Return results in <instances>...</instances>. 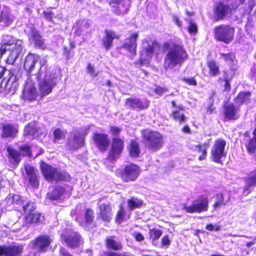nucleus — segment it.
Wrapping results in <instances>:
<instances>
[{
	"instance_id": "nucleus-1",
	"label": "nucleus",
	"mask_w": 256,
	"mask_h": 256,
	"mask_svg": "<svg viewBox=\"0 0 256 256\" xmlns=\"http://www.w3.org/2000/svg\"><path fill=\"white\" fill-rule=\"evenodd\" d=\"M60 74V70L57 68H48L42 66L40 71L32 76L38 82L40 94L45 96L50 94L56 86Z\"/></svg>"
},
{
	"instance_id": "nucleus-2",
	"label": "nucleus",
	"mask_w": 256,
	"mask_h": 256,
	"mask_svg": "<svg viewBox=\"0 0 256 256\" xmlns=\"http://www.w3.org/2000/svg\"><path fill=\"white\" fill-rule=\"evenodd\" d=\"M188 58V55L182 44L172 43L168 48L164 58V67L166 70H172L176 66H181Z\"/></svg>"
},
{
	"instance_id": "nucleus-3",
	"label": "nucleus",
	"mask_w": 256,
	"mask_h": 256,
	"mask_svg": "<svg viewBox=\"0 0 256 256\" xmlns=\"http://www.w3.org/2000/svg\"><path fill=\"white\" fill-rule=\"evenodd\" d=\"M2 44L0 49L1 55L6 52L8 56L6 60L7 63L12 64L22 52V42L19 40H14L12 36H4L2 40Z\"/></svg>"
},
{
	"instance_id": "nucleus-4",
	"label": "nucleus",
	"mask_w": 256,
	"mask_h": 256,
	"mask_svg": "<svg viewBox=\"0 0 256 256\" xmlns=\"http://www.w3.org/2000/svg\"><path fill=\"white\" fill-rule=\"evenodd\" d=\"M40 167L42 174L48 181L68 182L70 180V176L68 173L61 172L43 161L41 162Z\"/></svg>"
},
{
	"instance_id": "nucleus-5",
	"label": "nucleus",
	"mask_w": 256,
	"mask_h": 256,
	"mask_svg": "<svg viewBox=\"0 0 256 256\" xmlns=\"http://www.w3.org/2000/svg\"><path fill=\"white\" fill-rule=\"evenodd\" d=\"M17 86L16 77L10 70L0 66V91L14 92Z\"/></svg>"
},
{
	"instance_id": "nucleus-6",
	"label": "nucleus",
	"mask_w": 256,
	"mask_h": 256,
	"mask_svg": "<svg viewBox=\"0 0 256 256\" xmlns=\"http://www.w3.org/2000/svg\"><path fill=\"white\" fill-rule=\"evenodd\" d=\"M239 0H223L216 3L214 12L218 20L222 19L230 14L239 4Z\"/></svg>"
},
{
	"instance_id": "nucleus-7",
	"label": "nucleus",
	"mask_w": 256,
	"mask_h": 256,
	"mask_svg": "<svg viewBox=\"0 0 256 256\" xmlns=\"http://www.w3.org/2000/svg\"><path fill=\"white\" fill-rule=\"evenodd\" d=\"M142 136L146 146L150 149L158 150L163 144L162 136L157 132L146 130L142 132Z\"/></svg>"
},
{
	"instance_id": "nucleus-8",
	"label": "nucleus",
	"mask_w": 256,
	"mask_h": 256,
	"mask_svg": "<svg viewBox=\"0 0 256 256\" xmlns=\"http://www.w3.org/2000/svg\"><path fill=\"white\" fill-rule=\"evenodd\" d=\"M42 66H47L46 60L41 59L38 55L32 54H30L26 56L24 64V68L28 72V78H31L34 74H32V73L36 68L38 70L37 72H38Z\"/></svg>"
},
{
	"instance_id": "nucleus-9",
	"label": "nucleus",
	"mask_w": 256,
	"mask_h": 256,
	"mask_svg": "<svg viewBox=\"0 0 256 256\" xmlns=\"http://www.w3.org/2000/svg\"><path fill=\"white\" fill-rule=\"evenodd\" d=\"M214 32L217 40L229 44L233 40L234 28L228 25H221L215 28Z\"/></svg>"
},
{
	"instance_id": "nucleus-10",
	"label": "nucleus",
	"mask_w": 256,
	"mask_h": 256,
	"mask_svg": "<svg viewBox=\"0 0 256 256\" xmlns=\"http://www.w3.org/2000/svg\"><path fill=\"white\" fill-rule=\"evenodd\" d=\"M158 44L152 40L144 39L142 42V50L140 54V62L142 65H148L153 56L154 50Z\"/></svg>"
},
{
	"instance_id": "nucleus-11",
	"label": "nucleus",
	"mask_w": 256,
	"mask_h": 256,
	"mask_svg": "<svg viewBox=\"0 0 256 256\" xmlns=\"http://www.w3.org/2000/svg\"><path fill=\"white\" fill-rule=\"evenodd\" d=\"M226 142L222 139L218 138L215 141L210 151L211 156L214 162L220 164L221 160L226 156Z\"/></svg>"
},
{
	"instance_id": "nucleus-12",
	"label": "nucleus",
	"mask_w": 256,
	"mask_h": 256,
	"mask_svg": "<svg viewBox=\"0 0 256 256\" xmlns=\"http://www.w3.org/2000/svg\"><path fill=\"white\" fill-rule=\"evenodd\" d=\"M208 202L206 196H201L196 200H194L192 204L190 206H184V210L188 213H200L202 212H206L208 210Z\"/></svg>"
},
{
	"instance_id": "nucleus-13",
	"label": "nucleus",
	"mask_w": 256,
	"mask_h": 256,
	"mask_svg": "<svg viewBox=\"0 0 256 256\" xmlns=\"http://www.w3.org/2000/svg\"><path fill=\"white\" fill-rule=\"evenodd\" d=\"M124 142L118 138H113L108 160L112 162L119 158L124 148Z\"/></svg>"
},
{
	"instance_id": "nucleus-14",
	"label": "nucleus",
	"mask_w": 256,
	"mask_h": 256,
	"mask_svg": "<svg viewBox=\"0 0 256 256\" xmlns=\"http://www.w3.org/2000/svg\"><path fill=\"white\" fill-rule=\"evenodd\" d=\"M38 92L35 87V82L33 78H28L23 90V96L25 100L32 101L36 100Z\"/></svg>"
},
{
	"instance_id": "nucleus-15",
	"label": "nucleus",
	"mask_w": 256,
	"mask_h": 256,
	"mask_svg": "<svg viewBox=\"0 0 256 256\" xmlns=\"http://www.w3.org/2000/svg\"><path fill=\"white\" fill-rule=\"evenodd\" d=\"M52 242L50 237L47 235H41L30 242L32 246L40 252H46Z\"/></svg>"
},
{
	"instance_id": "nucleus-16",
	"label": "nucleus",
	"mask_w": 256,
	"mask_h": 256,
	"mask_svg": "<svg viewBox=\"0 0 256 256\" xmlns=\"http://www.w3.org/2000/svg\"><path fill=\"white\" fill-rule=\"evenodd\" d=\"M139 175L138 167L135 164H130L125 166L122 174V178L124 182L134 180Z\"/></svg>"
},
{
	"instance_id": "nucleus-17",
	"label": "nucleus",
	"mask_w": 256,
	"mask_h": 256,
	"mask_svg": "<svg viewBox=\"0 0 256 256\" xmlns=\"http://www.w3.org/2000/svg\"><path fill=\"white\" fill-rule=\"evenodd\" d=\"M88 129H85L84 132L76 130L71 134L69 143L73 149H76L82 146L84 142V136L88 133Z\"/></svg>"
},
{
	"instance_id": "nucleus-18",
	"label": "nucleus",
	"mask_w": 256,
	"mask_h": 256,
	"mask_svg": "<svg viewBox=\"0 0 256 256\" xmlns=\"http://www.w3.org/2000/svg\"><path fill=\"white\" fill-rule=\"evenodd\" d=\"M22 252L23 246L19 244L0 246V256H20Z\"/></svg>"
},
{
	"instance_id": "nucleus-19",
	"label": "nucleus",
	"mask_w": 256,
	"mask_h": 256,
	"mask_svg": "<svg viewBox=\"0 0 256 256\" xmlns=\"http://www.w3.org/2000/svg\"><path fill=\"white\" fill-rule=\"evenodd\" d=\"M28 33L30 40L34 42L36 47L44 48L46 46L44 42L42 36H40L38 32L32 25L30 26H28L25 30Z\"/></svg>"
},
{
	"instance_id": "nucleus-20",
	"label": "nucleus",
	"mask_w": 256,
	"mask_h": 256,
	"mask_svg": "<svg viewBox=\"0 0 256 256\" xmlns=\"http://www.w3.org/2000/svg\"><path fill=\"white\" fill-rule=\"evenodd\" d=\"M62 239L68 247L72 248L79 246L82 242L80 234L76 232H72L68 236L62 234Z\"/></svg>"
},
{
	"instance_id": "nucleus-21",
	"label": "nucleus",
	"mask_w": 256,
	"mask_h": 256,
	"mask_svg": "<svg viewBox=\"0 0 256 256\" xmlns=\"http://www.w3.org/2000/svg\"><path fill=\"white\" fill-rule=\"evenodd\" d=\"M126 107L138 110L146 108L149 106V102L146 100H140L138 98H128L126 100Z\"/></svg>"
},
{
	"instance_id": "nucleus-22",
	"label": "nucleus",
	"mask_w": 256,
	"mask_h": 256,
	"mask_svg": "<svg viewBox=\"0 0 256 256\" xmlns=\"http://www.w3.org/2000/svg\"><path fill=\"white\" fill-rule=\"evenodd\" d=\"M92 140L98 149L102 152L106 149L110 142L108 136L105 134L95 132L93 134Z\"/></svg>"
},
{
	"instance_id": "nucleus-23",
	"label": "nucleus",
	"mask_w": 256,
	"mask_h": 256,
	"mask_svg": "<svg viewBox=\"0 0 256 256\" xmlns=\"http://www.w3.org/2000/svg\"><path fill=\"white\" fill-rule=\"evenodd\" d=\"M138 37V33L130 34L129 36L125 40L124 44V48L134 56L136 54V40Z\"/></svg>"
},
{
	"instance_id": "nucleus-24",
	"label": "nucleus",
	"mask_w": 256,
	"mask_h": 256,
	"mask_svg": "<svg viewBox=\"0 0 256 256\" xmlns=\"http://www.w3.org/2000/svg\"><path fill=\"white\" fill-rule=\"evenodd\" d=\"M224 114L227 120H236L240 117L239 108L230 104L224 107Z\"/></svg>"
},
{
	"instance_id": "nucleus-25",
	"label": "nucleus",
	"mask_w": 256,
	"mask_h": 256,
	"mask_svg": "<svg viewBox=\"0 0 256 256\" xmlns=\"http://www.w3.org/2000/svg\"><path fill=\"white\" fill-rule=\"evenodd\" d=\"M25 170L30 184L34 188H38L39 182L34 168L30 165H26L25 166Z\"/></svg>"
},
{
	"instance_id": "nucleus-26",
	"label": "nucleus",
	"mask_w": 256,
	"mask_h": 256,
	"mask_svg": "<svg viewBox=\"0 0 256 256\" xmlns=\"http://www.w3.org/2000/svg\"><path fill=\"white\" fill-rule=\"evenodd\" d=\"M171 116L175 121L180 124L184 122L186 120V118L184 115V107L182 105H179L178 108H176V109L173 110Z\"/></svg>"
},
{
	"instance_id": "nucleus-27",
	"label": "nucleus",
	"mask_w": 256,
	"mask_h": 256,
	"mask_svg": "<svg viewBox=\"0 0 256 256\" xmlns=\"http://www.w3.org/2000/svg\"><path fill=\"white\" fill-rule=\"evenodd\" d=\"M100 215L104 221L108 222L112 218V209L109 204H101L100 206Z\"/></svg>"
},
{
	"instance_id": "nucleus-28",
	"label": "nucleus",
	"mask_w": 256,
	"mask_h": 256,
	"mask_svg": "<svg viewBox=\"0 0 256 256\" xmlns=\"http://www.w3.org/2000/svg\"><path fill=\"white\" fill-rule=\"evenodd\" d=\"M230 196L228 192L218 194L216 195V202L214 205V208L217 210L220 208L222 206L225 205L229 201Z\"/></svg>"
},
{
	"instance_id": "nucleus-29",
	"label": "nucleus",
	"mask_w": 256,
	"mask_h": 256,
	"mask_svg": "<svg viewBox=\"0 0 256 256\" xmlns=\"http://www.w3.org/2000/svg\"><path fill=\"white\" fill-rule=\"evenodd\" d=\"M17 128L12 124H6L2 126V136L4 138H13L16 136Z\"/></svg>"
},
{
	"instance_id": "nucleus-30",
	"label": "nucleus",
	"mask_w": 256,
	"mask_h": 256,
	"mask_svg": "<svg viewBox=\"0 0 256 256\" xmlns=\"http://www.w3.org/2000/svg\"><path fill=\"white\" fill-rule=\"evenodd\" d=\"M65 188L61 186H57L54 190L47 194V196L51 200H57L62 198Z\"/></svg>"
},
{
	"instance_id": "nucleus-31",
	"label": "nucleus",
	"mask_w": 256,
	"mask_h": 256,
	"mask_svg": "<svg viewBox=\"0 0 256 256\" xmlns=\"http://www.w3.org/2000/svg\"><path fill=\"white\" fill-rule=\"evenodd\" d=\"M8 158L10 162L14 166H16L20 160V153L18 151L12 148L10 146L7 148Z\"/></svg>"
},
{
	"instance_id": "nucleus-32",
	"label": "nucleus",
	"mask_w": 256,
	"mask_h": 256,
	"mask_svg": "<svg viewBox=\"0 0 256 256\" xmlns=\"http://www.w3.org/2000/svg\"><path fill=\"white\" fill-rule=\"evenodd\" d=\"M106 36L103 39V44L104 48L108 50L112 46V40L114 38H118L119 36L114 32L106 30Z\"/></svg>"
},
{
	"instance_id": "nucleus-33",
	"label": "nucleus",
	"mask_w": 256,
	"mask_h": 256,
	"mask_svg": "<svg viewBox=\"0 0 256 256\" xmlns=\"http://www.w3.org/2000/svg\"><path fill=\"white\" fill-rule=\"evenodd\" d=\"M90 24L87 20H79L76 26L75 34L77 36L85 35L88 32Z\"/></svg>"
},
{
	"instance_id": "nucleus-34",
	"label": "nucleus",
	"mask_w": 256,
	"mask_h": 256,
	"mask_svg": "<svg viewBox=\"0 0 256 256\" xmlns=\"http://www.w3.org/2000/svg\"><path fill=\"white\" fill-rule=\"evenodd\" d=\"M256 186V172L250 176L246 181V185L244 189V194L247 195L250 193L251 188Z\"/></svg>"
},
{
	"instance_id": "nucleus-35",
	"label": "nucleus",
	"mask_w": 256,
	"mask_h": 256,
	"mask_svg": "<svg viewBox=\"0 0 256 256\" xmlns=\"http://www.w3.org/2000/svg\"><path fill=\"white\" fill-rule=\"evenodd\" d=\"M106 247L109 249L118 250L122 248L121 242L116 240L112 236H109L106 238Z\"/></svg>"
},
{
	"instance_id": "nucleus-36",
	"label": "nucleus",
	"mask_w": 256,
	"mask_h": 256,
	"mask_svg": "<svg viewBox=\"0 0 256 256\" xmlns=\"http://www.w3.org/2000/svg\"><path fill=\"white\" fill-rule=\"evenodd\" d=\"M126 4H124L122 3H120V4H117L116 6H112V12L116 14V15H124L126 14L129 9L130 7V1H128V3H126Z\"/></svg>"
},
{
	"instance_id": "nucleus-37",
	"label": "nucleus",
	"mask_w": 256,
	"mask_h": 256,
	"mask_svg": "<svg viewBox=\"0 0 256 256\" xmlns=\"http://www.w3.org/2000/svg\"><path fill=\"white\" fill-rule=\"evenodd\" d=\"M252 135L253 137L246 144L248 152L251 154L256 152V128L253 130Z\"/></svg>"
},
{
	"instance_id": "nucleus-38",
	"label": "nucleus",
	"mask_w": 256,
	"mask_h": 256,
	"mask_svg": "<svg viewBox=\"0 0 256 256\" xmlns=\"http://www.w3.org/2000/svg\"><path fill=\"white\" fill-rule=\"evenodd\" d=\"M12 22V17L8 11H2L0 15V25L2 26H9Z\"/></svg>"
},
{
	"instance_id": "nucleus-39",
	"label": "nucleus",
	"mask_w": 256,
	"mask_h": 256,
	"mask_svg": "<svg viewBox=\"0 0 256 256\" xmlns=\"http://www.w3.org/2000/svg\"><path fill=\"white\" fill-rule=\"evenodd\" d=\"M6 203L8 205L10 206L13 204L14 208H18L15 206L16 204H22V200H21V197L20 195L10 194L6 199Z\"/></svg>"
},
{
	"instance_id": "nucleus-40",
	"label": "nucleus",
	"mask_w": 256,
	"mask_h": 256,
	"mask_svg": "<svg viewBox=\"0 0 256 256\" xmlns=\"http://www.w3.org/2000/svg\"><path fill=\"white\" fill-rule=\"evenodd\" d=\"M26 222L36 223L42 222L43 221L44 216H42L40 214L32 213L30 214H26L25 216Z\"/></svg>"
},
{
	"instance_id": "nucleus-41",
	"label": "nucleus",
	"mask_w": 256,
	"mask_h": 256,
	"mask_svg": "<svg viewBox=\"0 0 256 256\" xmlns=\"http://www.w3.org/2000/svg\"><path fill=\"white\" fill-rule=\"evenodd\" d=\"M250 93L248 92H242L239 94L235 98V102L238 105L248 103L250 99Z\"/></svg>"
},
{
	"instance_id": "nucleus-42",
	"label": "nucleus",
	"mask_w": 256,
	"mask_h": 256,
	"mask_svg": "<svg viewBox=\"0 0 256 256\" xmlns=\"http://www.w3.org/2000/svg\"><path fill=\"white\" fill-rule=\"evenodd\" d=\"M208 142H204L202 144L196 145V150L202 154L200 156L199 160H204L207 154V150L208 148Z\"/></svg>"
},
{
	"instance_id": "nucleus-43",
	"label": "nucleus",
	"mask_w": 256,
	"mask_h": 256,
	"mask_svg": "<svg viewBox=\"0 0 256 256\" xmlns=\"http://www.w3.org/2000/svg\"><path fill=\"white\" fill-rule=\"evenodd\" d=\"M130 154L132 157H137L140 154V148L138 143L134 140H131L128 148Z\"/></svg>"
},
{
	"instance_id": "nucleus-44",
	"label": "nucleus",
	"mask_w": 256,
	"mask_h": 256,
	"mask_svg": "<svg viewBox=\"0 0 256 256\" xmlns=\"http://www.w3.org/2000/svg\"><path fill=\"white\" fill-rule=\"evenodd\" d=\"M142 204V202L137 198H132L128 200V205L130 210L138 208Z\"/></svg>"
},
{
	"instance_id": "nucleus-45",
	"label": "nucleus",
	"mask_w": 256,
	"mask_h": 256,
	"mask_svg": "<svg viewBox=\"0 0 256 256\" xmlns=\"http://www.w3.org/2000/svg\"><path fill=\"white\" fill-rule=\"evenodd\" d=\"M36 132V128L34 122H31L26 126L24 130L25 136H34Z\"/></svg>"
},
{
	"instance_id": "nucleus-46",
	"label": "nucleus",
	"mask_w": 256,
	"mask_h": 256,
	"mask_svg": "<svg viewBox=\"0 0 256 256\" xmlns=\"http://www.w3.org/2000/svg\"><path fill=\"white\" fill-rule=\"evenodd\" d=\"M208 66L210 70V74L212 76H216L219 73V68L216 62L210 60L208 63Z\"/></svg>"
},
{
	"instance_id": "nucleus-47",
	"label": "nucleus",
	"mask_w": 256,
	"mask_h": 256,
	"mask_svg": "<svg viewBox=\"0 0 256 256\" xmlns=\"http://www.w3.org/2000/svg\"><path fill=\"white\" fill-rule=\"evenodd\" d=\"M94 212L90 210H86L85 213V222H80V224L82 226H86V224L91 222L94 219Z\"/></svg>"
},
{
	"instance_id": "nucleus-48",
	"label": "nucleus",
	"mask_w": 256,
	"mask_h": 256,
	"mask_svg": "<svg viewBox=\"0 0 256 256\" xmlns=\"http://www.w3.org/2000/svg\"><path fill=\"white\" fill-rule=\"evenodd\" d=\"M22 208L24 214L26 216V214H30L33 213L32 212L36 208V206L34 202L30 201L26 204L23 205Z\"/></svg>"
},
{
	"instance_id": "nucleus-49",
	"label": "nucleus",
	"mask_w": 256,
	"mask_h": 256,
	"mask_svg": "<svg viewBox=\"0 0 256 256\" xmlns=\"http://www.w3.org/2000/svg\"><path fill=\"white\" fill-rule=\"evenodd\" d=\"M226 75V74L224 72V79L220 78L218 79V82L220 84L224 86V91L228 92L230 90L231 88L230 82L228 79Z\"/></svg>"
},
{
	"instance_id": "nucleus-50",
	"label": "nucleus",
	"mask_w": 256,
	"mask_h": 256,
	"mask_svg": "<svg viewBox=\"0 0 256 256\" xmlns=\"http://www.w3.org/2000/svg\"><path fill=\"white\" fill-rule=\"evenodd\" d=\"M221 58H223L224 60L228 64L233 63L235 60V56L234 53L230 52L228 54H224L223 53L220 54Z\"/></svg>"
},
{
	"instance_id": "nucleus-51",
	"label": "nucleus",
	"mask_w": 256,
	"mask_h": 256,
	"mask_svg": "<svg viewBox=\"0 0 256 256\" xmlns=\"http://www.w3.org/2000/svg\"><path fill=\"white\" fill-rule=\"evenodd\" d=\"M54 135L56 142L64 140L66 137L65 132L58 128L54 130Z\"/></svg>"
},
{
	"instance_id": "nucleus-52",
	"label": "nucleus",
	"mask_w": 256,
	"mask_h": 256,
	"mask_svg": "<svg viewBox=\"0 0 256 256\" xmlns=\"http://www.w3.org/2000/svg\"><path fill=\"white\" fill-rule=\"evenodd\" d=\"M125 216V210L122 206H120V210L118 212L116 222L118 223H120L124 218Z\"/></svg>"
},
{
	"instance_id": "nucleus-53",
	"label": "nucleus",
	"mask_w": 256,
	"mask_h": 256,
	"mask_svg": "<svg viewBox=\"0 0 256 256\" xmlns=\"http://www.w3.org/2000/svg\"><path fill=\"white\" fill-rule=\"evenodd\" d=\"M248 8L246 10V13L250 14L253 8L256 5V2L255 0H248Z\"/></svg>"
},
{
	"instance_id": "nucleus-54",
	"label": "nucleus",
	"mask_w": 256,
	"mask_h": 256,
	"mask_svg": "<svg viewBox=\"0 0 256 256\" xmlns=\"http://www.w3.org/2000/svg\"><path fill=\"white\" fill-rule=\"evenodd\" d=\"M198 28L197 26L192 22H190L188 27V31L191 34L195 35L197 32Z\"/></svg>"
},
{
	"instance_id": "nucleus-55",
	"label": "nucleus",
	"mask_w": 256,
	"mask_h": 256,
	"mask_svg": "<svg viewBox=\"0 0 256 256\" xmlns=\"http://www.w3.org/2000/svg\"><path fill=\"white\" fill-rule=\"evenodd\" d=\"M162 232L160 230H154L150 232V237L152 239L156 240L158 238L162 235Z\"/></svg>"
},
{
	"instance_id": "nucleus-56",
	"label": "nucleus",
	"mask_w": 256,
	"mask_h": 256,
	"mask_svg": "<svg viewBox=\"0 0 256 256\" xmlns=\"http://www.w3.org/2000/svg\"><path fill=\"white\" fill-rule=\"evenodd\" d=\"M22 152V154L24 156H31V150L30 147L28 145H24L20 148Z\"/></svg>"
},
{
	"instance_id": "nucleus-57",
	"label": "nucleus",
	"mask_w": 256,
	"mask_h": 256,
	"mask_svg": "<svg viewBox=\"0 0 256 256\" xmlns=\"http://www.w3.org/2000/svg\"><path fill=\"white\" fill-rule=\"evenodd\" d=\"M182 80L189 85L194 86L196 85V82L194 78H184Z\"/></svg>"
},
{
	"instance_id": "nucleus-58",
	"label": "nucleus",
	"mask_w": 256,
	"mask_h": 256,
	"mask_svg": "<svg viewBox=\"0 0 256 256\" xmlns=\"http://www.w3.org/2000/svg\"><path fill=\"white\" fill-rule=\"evenodd\" d=\"M110 131L112 135L114 136H118L121 131V129L116 126H110Z\"/></svg>"
},
{
	"instance_id": "nucleus-59",
	"label": "nucleus",
	"mask_w": 256,
	"mask_h": 256,
	"mask_svg": "<svg viewBox=\"0 0 256 256\" xmlns=\"http://www.w3.org/2000/svg\"><path fill=\"white\" fill-rule=\"evenodd\" d=\"M87 70L88 72L92 76H96L98 74V73L95 71L94 67L90 64H88Z\"/></svg>"
},
{
	"instance_id": "nucleus-60",
	"label": "nucleus",
	"mask_w": 256,
	"mask_h": 256,
	"mask_svg": "<svg viewBox=\"0 0 256 256\" xmlns=\"http://www.w3.org/2000/svg\"><path fill=\"white\" fill-rule=\"evenodd\" d=\"M44 16L46 18L50 21H52V18L54 16V14L50 10L45 11Z\"/></svg>"
},
{
	"instance_id": "nucleus-61",
	"label": "nucleus",
	"mask_w": 256,
	"mask_h": 256,
	"mask_svg": "<svg viewBox=\"0 0 256 256\" xmlns=\"http://www.w3.org/2000/svg\"><path fill=\"white\" fill-rule=\"evenodd\" d=\"M172 18L173 22L180 28H181V27L182 26V24L181 22L179 20V18L176 14H172Z\"/></svg>"
},
{
	"instance_id": "nucleus-62",
	"label": "nucleus",
	"mask_w": 256,
	"mask_h": 256,
	"mask_svg": "<svg viewBox=\"0 0 256 256\" xmlns=\"http://www.w3.org/2000/svg\"><path fill=\"white\" fill-rule=\"evenodd\" d=\"M206 228L210 231H218L220 229V226L216 224L213 225L212 224H209L206 226Z\"/></svg>"
},
{
	"instance_id": "nucleus-63",
	"label": "nucleus",
	"mask_w": 256,
	"mask_h": 256,
	"mask_svg": "<svg viewBox=\"0 0 256 256\" xmlns=\"http://www.w3.org/2000/svg\"><path fill=\"white\" fill-rule=\"evenodd\" d=\"M162 246L168 247L170 244V240L168 236H165L162 239Z\"/></svg>"
},
{
	"instance_id": "nucleus-64",
	"label": "nucleus",
	"mask_w": 256,
	"mask_h": 256,
	"mask_svg": "<svg viewBox=\"0 0 256 256\" xmlns=\"http://www.w3.org/2000/svg\"><path fill=\"white\" fill-rule=\"evenodd\" d=\"M154 91L156 94L160 96L163 94V93L166 92L167 90L162 87L158 86L154 89Z\"/></svg>"
}]
</instances>
